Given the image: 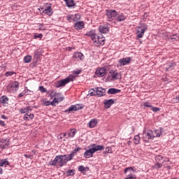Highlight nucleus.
<instances>
[{
  "mask_svg": "<svg viewBox=\"0 0 179 179\" xmlns=\"http://www.w3.org/2000/svg\"><path fill=\"white\" fill-rule=\"evenodd\" d=\"M69 162V159H68V157L65 155H57L55 157V159L53 161H51L50 162V166H57V164H59L60 167H62V166H65L66 163Z\"/></svg>",
  "mask_w": 179,
  "mask_h": 179,
  "instance_id": "obj_1",
  "label": "nucleus"
},
{
  "mask_svg": "<svg viewBox=\"0 0 179 179\" xmlns=\"http://www.w3.org/2000/svg\"><path fill=\"white\" fill-rule=\"evenodd\" d=\"M162 136V131L155 130L154 131L150 129H144L143 133V139H155Z\"/></svg>",
  "mask_w": 179,
  "mask_h": 179,
  "instance_id": "obj_2",
  "label": "nucleus"
},
{
  "mask_svg": "<svg viewBox=\"0 0 179 179\" xmlns=\"http://www.w3.org/2000/svg\"><path fill=\"white\" fill-rule=\"evenodd\" d=\"M73 79H75L73 76H69L65 79H63L57 82L56 84V87H63L64 86H66V85H68L69 82H73Z\"/></svg>",
  "mask_w": 179,
  "mask_h": 179,
  "instance_id": "obj_3",
  "label": "nucleus"
},
{
  "mask_svg": "<svg viewBox=\"0 0 179 179\" xmlns=\"http://www.w3.org/2000/svg\"><path fill=\"white\" fill-rule=\"evenodd\" d=\"M146 30H148V25L145 23L141 24V26H139L137 29V37L138 38H142Z\"/></svg>",
  "mask_w": 179,
  "mask_h": 179,
  "instance_id": "obj_4",
  "label": "nucleus"
},
{
  "mask_svg": "<svg viewBox=\"0 0 179 179\" xmlns=\"http://www.w3.org/2000/svg\"><path fill=\"white\" fill-rule=\"evenodd\" d=\"M132 62V57H123L118 61L119 66H125Z\"/></svg>",
  "mask_w": 179,
  "mask_h": 179,
  "instance_id": "obj_5",
  "label": "nucleus"
},
{
  "mask_svg": "<svg viewBox=\"0 0 179 179\" xmlns=\"http://www.w3.org/2000/svg\"><path fill=\"white\" fill-rule=\"evenodd\" d=\"M83 107L79 105H71L68 109H66L64 113H67V114H71V113H73V111H79V110H82Z\"/></svg>",
  "mask_w": 179,
  "mask_h": 179,
  "instance_id": "obj_6",
  "label": "nucleus"
},
{
  "mask_svg": "<svg viewBox=\"0 0 179 179\" xmlns=\"http://www.w3.org/2000/svg\"><path fill=\"white\" fill-rule=\"evenodd\" d=\"M91 90L96 92V96L101 97L106 96V89L102 87L92 88Z\"/></svg>",
  "mask_w": 179,
  "mask_h": 179,
  "instance_id": "obj_7",
  "label": "nucleus"
},
{
  "mask_svg": "<svg viewBox=\"0 0 179 179\" xmlns=\"http://www.w3.org/2000/svg\"><path fill=\"white\" fill-rule=\"evenodd\" d=\"M106 73H107V70L104 67L98 68L95 71V75L98 78H103V76H106Z\"/></svg>",
  "mask_w": 179,
  "mask_h": 179,
  "instance_id": "obj_8",
  "label": "nucleus"
},
{
  "mask_svg": "<svg viewBox=\"0 0 179 179\" xmlns=\"http://www.w3.org/2000/svg\"><path fill=\"white\" fill-rule=\"evenodd\" d=\"M117 13L115 10H106V15L109 22H111V19H113V17H115V16H117Z\"/></svg>",
  "mask_w": 179,
  "mask_h": 179,
  "instance_id": "obj_9",
  "label": "nucleus"
},
{
  "mask_svg": "<svg viewBox=\"0 0 179 179\" xmlns=\"http://www.w3.org/2000/svg\"><path fill=\"white\" fill-rule=\"evenodd\" d=\"M105 43H106V38H104V36H102L99 37L97 41H94V44L96 47H100V45H104Z\"/></svg>",
  "mask_w": 179,
  "mask_h": 179,
  "instance_id": "obj_10",
  "label": "nucleus"
},
{
  "mask_svg": "<svg viewBox=\"0 0 179 179\" xmlns=\"http://www.w3.org/2000/svg\"><path fill=\"white\" fill-rule=\"evenodd\" d=\"M9 146L8 138H1L0 140V148L1 149H6Z\"/></svg>",
  "mask_w": 179,
  "mask_h": 179,
  "instance_id": "obj_11",
  "label": "nucleus"
},
{
  "mask_svg": "<svg viewBox=\"0 0 179 179\" xmlns=\"http://www.w3.org/2000/svg\"><path fill=\"white\" fill-rule=\"evenodd\" d=\"M90 148L92 149V152H94V153H96V152H99V150H103L104 149V146L97 144H92L90 145Z\"/></svg>",
  "mask_w": 179,
  "mask_h": 179,
  "instance_id": "obj_12",
  "label": "nucleus"
},
{
  "mask_svg": "<svg viewBox=\"0 0 179 179\" xmlns=\"http://www.w3.org/2000/svg\"><path fill=\"white\" fill-rule=\"evenodd\" d=\"M109 75H110V77L113 80H117V79H120L121 76H120V73H118L117 71L111 70L109 72Z\"/></svg>",
  "mask_w": 179,
  "mask_h": 179,
  "instance_id": "obj_13",
  "label": "nucleus"
},
{
  "mask_svg": "<svg viewBox=\"0 0 179 179\" xmlns=\"http://www.w3.org/2000/svg\"><path fill=\"white\" fill-rule=\"evenodd\" d=\"M93 155H94V151L90 148V149L87 150L86 152H84V157H85V159H90V157H93Z\"/></svg>",
  "mask_w": 179,
  "mask_h": 179,
  "instance_id": "obj_14",
  "label": "nucleus"
},
{
  "mask_svg": "<svg viewBox=\"0 0 179 179\" xmlns=\"http://www.w3.org/2000/svg\"><path fill=\"white\" fill-rule=\"evenodd\" d=\"M73 58L74 61H82V59H83L85 57L83 56V54H82L81 52H77L73 54Z\"/></svg>",
  "mask_w": 179,
  "mask_h": 179,
  "instance_id": "obj_15",
  "label": "nucleus"
},
{
  "mask_svg": "<svg viewBox=\"0 0 179 179\" xmlns=\"http://www.w3.org/2000/svg\"><path fill=\"white\" fill-rule=\"evenodd\" d=\"M74 29L76 30H82L83 29H85V23L82 21H78L74 24Z\"/></svg>",
  "mask_w": 179,
  "mask_h": 179,
  "instance_id": "obj_16",
  "label": "nucleus"
},
{
  "mask_svg": "<svg viewBox=\"0 0 179 179\" xmlns=\"http://www.w3.org/2000/svg\"><path fill=\"white\" fill-rule=\"evenodd\" d=\"M99 31L102 34H107L108 31H110V28L107 26H99Z\"/></svg>",
  "mask_w": 179,
  "mask_h": 179,
  "instance_id": "obj_17",
  "label": "nucleus"
},
{
  "mask_svg": "<svg viewBox=\"0 0 179 179\" xmlns=\"http://www.w3.org/2000/svg\"><path fill=\"white\" fill-rule=\"evenodd\" d=\"M76 132V129H71L70 131L66 133L68 136L66 137V139H69V138H75Z\"/></svg>",
  "mask_w": 179,
  "mask_h": 179,
  "instance_id": "obj_18",
  "label": "nucleus"
},
{
  "mask_svg": "<svg viewBox=\"0 0 179 179\" xmlns=\"http://www.w3.org/2000/svg\"><path fill=\"white\" fill-rule=\"evenodd\" d=\"M79 150H80V148L79 147L77 149H75L70 155L67 156L68 160H72V159H73L74 156L76 155V153H78V152H79Z\"/></svg>",
  "mask_w": 179,
  "mask_h": 179,
  "instance_id": "obj_19",
  "label": "nucleus"
},
{
  "mask_svg": "<svg viewBox=\"0 0 179 179\" xmlns=\"http://www.w3.org/2000/svg\"><path fill=\"white\" fill-rule=\"evenodd\" d=\"M106 108H110L113 104H114V99L105 100L103 103Z\"/></svg>",
  "mask_w": 179,
  "mask_h": 179,
  "instance_id": "obj_20",
  "label": "nucleus"
},
{
  "mask_svg": "<svg viewBox=\"0 0 179 179\" xmlns=\"http://www.w3.org/2000/svg\"><path fill=\"white\" fill-rule=\"evenodd\" d=\"M64 1L68 8H73L76 5L75 0H64Z\"/></svg>",
  "mask_w": 179,
  "mask_h": 179,
  "instance_id": "obj_21",
  "label": "nucleus"
},
{
  "mask_svg": "<svg viewBox=\"0 0 179 179\" xmlns=\"http://www.w3.org/2000/svg\"><path fill=\"white\" fill-rule=\"evenodd\" d=\"M8 101H9V99L6 96H2L0 97V103L3 106H6V104H8Z\"/></svg>",
  "mask_w": 179,
  "mask_h": 179,
  "instance_id": "obj_22",
  "label": "nucleus"
},
{
  "mask_svg": "<svg viewBox=\"0 0 179 179\" xmlns=\"http://www.w3.org/2000/svg\"><path fill=\"white\" fill-rule=\"evenodd\" d=\"M117 93H121V90L110 88L108 90V94H117Z\"/></svg>",
  "mask_w": 179,
  "mask_h": 179,
  "instance_id": "obj_23",
  "label": "nucleus"
},
{
  "mask_svg": "<svg viewBox=\"0 0 179 179\" xmlns=\"http://www.w3.org/2000/svg\"><path fill=\"white\" fill-rule=\"evenodd\" d=\"M34 118V115L31 113H26L24 115V120L25 121H30V120H33Z\"/></svg>",
  "mask_w": 179,
  "mask_h": 179,
  "instance_id": "obj_24",
  "label": "nucleus"
},
{
  "mask_svg": "<svg viewBox=\"0 0 179 179\" xmlns=\"http://www.w3.org/2000/svg\"><path fill=\"white\" fill-rule=\"evenodd\" d=\"M8 167L9 166V162L7 159H0V167Z\"/></svg>",
  "mask_w": 179,
  "mask_h": 179,
  "instance_id": "obj_25",
  "label": "nucleus"
},
{
  "mask_svg": "<svg viewBox=\"0 0 179 179\" xmlns=\"http://www.w3.org/2000/svg\"><path fill=\"white\" fill-rule=\"evenodd\" d=\"M127 20V16L124 14L117 15L116 17L117 22H124Z\"/></svg>",
  "mask_w": 179,
  "mask_h": 179,
  "instance_id": "obj_26",
  "label": "nucleus"
},
{
  "mask_svg": "<svg viewBox=\"0 0 179 179\" xmlns=\"http://www.w3.org/2000/svg\"><path fill=\"white\" fill-rule=\"evenodd\" d=\"M30 111H31V109H30V108L29 106H27V108H22L20 109V113L21 114H27V113H30Z\"/></svg>",
  "mask_w": 179,
  "mask_h": 179,
  "instance_id": "obj_27",
  "label": "nucleus"
},
{
  "mask_svg": "<svg viewBox=\"0 0 179 179\" xmlns=\"http://www.w3.org/2000/svg\"><path fill=\"white\" fill-rule=\"evenodd\" d=\"M97 125V120L96 119H92L88 124V127L90 128H94Z\"/></svg>",
  "mask_w": 179,
  "mask_h": 179,
  "instance_id": "obj_28",
  "label": "nucleus"
},
{
  "mask_svg": "<svg viewBox=\"0 0 179 179\" xmlns=\"http://www.w3.org/2000/svg\"><path fill=\"white\" fill-rule=\"evenodd\" d=\"M45 12L48 16H51L53 13L52 8H51V4L47 7L46 9H45Z\"/></svg>",
  "mask_w": 179,
  "mask_h": 179,
  "instance_id": "obj_29",
  "label": "nucleus"
},
{
  "mask_svg": "<svg viewBox=\"0 0 179 179\" xmlns=\"http://www.w3.org/2000/svg\"><path fill=\"white\" fill-rule=\"evenodd\" d=\"M124 174H133V173H135V170H134V168L132 167H127L124 171Z\"/></svg>",
  "mask_w": 179,
  "mask_h": 179,
  "instance_id": "obj_30",
  "label": "nucleus"
},
{
  "mask_svg": "<svg viewBox=\"0 0 179 179\" xmlns=\"http://www.w3.org/2000/svg\"><path fill=\"white\" fill-rule=\"evenodd\" d=\"M31 56L30 55H27L24 57V64H29L30 62H31Z\"/></svg>",
  "mask_w": 179,
  "mask_h": 179,
  "instance_id": "obj_31",
  "label": "nucleus"
},
{
  "mask_svg": "<svg viewBox=\"0 0 179 179\" xmlns=\"http://www.w3.org/2000/svg\"><path fill=\"white\" fill-rule=\"evenodd\" d=\"M11 89H15V90H17V89H19V82L14 81L11 84Z\"/></svg>",
  "mask_w": 179,
  "mask_h": 179,
  "instance_id": "obj_32",
  "label": "nucleus"
},
{
  "mask_svg": "<svg viewBox=\"0 0 179 179\" xmlns=\"http://www.w3.org/2000/svg\"><path fill=\"white\" fill-rule=\"evenodd\" d=\"M133 141L135 145H139V143L141 142V137L139 135H136L134 136Z\"/></svg>",
  "mask_w": 179,
  "mask_h": 179,
  "instance_id": "obj_33",
  "label": "nucleus"
},
{
  "mask_svg": "<svg viewBox=\"0 0 179 179\" xmlns=\"http://www.w3.org/2000/svg\"><path fill=\"white\" fill-rule=\"evenodd\" d=\"M163 167V164L159 162H157L155 165L152 166V169L155 170H159V169H162Z\"/></svg>",
  "mask_w": 179,
  "mask_h": 179,
  "instance_id": "obj_34",
  "label": "nucleus"
},
{
  "mask_svg": "<svg viewBox=\"0 0 179 179\" xmlns=\"http://www.w3.org/2000/svg\"><path fill=\"white\" fill-rule=\"evenodd\" d=\"M73 22H78V20H80V15L79 14H75L73 15Z\"/></svg>",
  "mask_w": 179,
  "mask_h": 179,
  "instance_id": "obj_35",
  "label": "nucleus"
},
{
  "mask_svg": "<svg viewBox=\"0 0 179 179\" xmlns=\"http://www.w3.org/2000/svg\"><path fill=\"white\" fill-rule=\"evenodd\" d=\"M163 159H164V157H163L162 155H157L155 157V160H156L157 163H159V162H162L163 160Z\"/></svg>",
  "mask_w": 179,
  "mask_h": 179,
  "instance_id": "obj_36",
  "label": "nucleus"
},
{
  "mask_svg": "<svg viewBox=\"0 0 179 179\" xmlns=\"http://www.w3.org/2000/svg\"><path fill=\"white\" fill-rule=\"evenodd\" d=\"M12 75H16V73L15 71H7L5 73L6 78H9V76H12Z\"/></svg>",
  "mask_w": 179,
  "mask_h": 179,
  "instance_id": "obj_37",
  "label": "nucleus"
},
{
  "mask_svg": "<svg viewBox=\"0 0 179 179\" xmlns=\"http://www.w3.org/2000/svg\"><path fill=\"white\" fill-rule=\"evenodd\" d=\"M94 33H96V31H90L87 32L85 36H88V37H91V38H93V36H94Z\"/></svg>",
  "mask_w": 179,
  "mask_h": 179,
  "instance_id": "obj_38",
  "label": "nucleus"
},
{
  "mask_svg": "<svg viewBox=\"0 0 179 179\" xmlns=\"http://www.w3.org/2000/svg\"><path fill=\"white\" fill-rule=\"evenodd\" d=\"M66 174L67 176H75V169L67 171Z\"/></svg>",
  "mask_w": 179,
  "mask_h": 179,
  "instance_id": "obj_39",
  "label": "nucleus"
},
{
  "mask_svg": "<svg viewBox=\"0 0 179 179\" xmlns=\"http://www.w3.org/2000/svg\"><path fill=\"white\" fill-rule=\"evenodd\" d=\"M100 37V36L97 35V34H96V32L94 34V36H92V41H96L99 39V38Z\"/></svg>",
  "mask_w": 179,
  "mask_h": 179,
  "instance_id": "obj_40",
  "label": "nucleus"
},
{
  "mask_svg": "<svg viewBox=\"0 0 179 179\" xmlns=\"http://www.w3.org/2000/svg\"><path fill=\"white\" fill-rule=\"evenodd\" d=\"M66 20H68V22H70L73 21V15H67Z\"/></svg>",
  "mask_w": 179,
  "mask_h": 179,
  "instance_id": "obj_41",
  "label": "nucleus"
},
{
  "mask_svg": "<svg viewBox=\"0 0 179 179\" xmlns=\"http://www.w3.org/2000/svg\"><path fill=\"white\" fill-rule=\"evenodd\" d=\"M39 90L41 93H47V90L44 87V86H40Z\"/></svg>",
  "mask_w": 179,
  "mask_h": 179,
  "instance_id": "obj_42",
  "label": "nucleus"
},
{
  "mask_svg": "<svg viewBox=\"0 0 179 179\" xmlns=\"http://www.w3.org/2000/svg\"><path fill=\"white\" fill-rule=\"evenodd\" d=\"M172 40H179V34H173L171 36V38Z\"/></svg>",
  "mask_w": 179,
  "mask_h": 179,
  "instance_id": "obj_43",
  "label": "nucleus"
},
{
  "mask_svg": "<svg viewBox=\"0 0 179 179\" xmlns=\"http://www.w3.org/2000/svg\"><path fill=\"white\" fill-rule=\"evenodd\" d=\"M78 171H80L81 173H83V171H86V168L83 166H80L78 167Z\"/></svg>",
  "mask_w": 179,
  "mask_h": 179,
  "instance_id": "obj_44",
  "label": "nucleus"
},
{
  "mask_svg": "<svg viewBox=\"0 0 179 179\" xmlns=\"http://www.w3.org/2000/svg\"><path fill=\"white\" fill-rule=\"evenodd\" d=\"M34 38H43V34H36L34 36Z\"/></svg>",
  "mask_w": 179,
  "mask_h": 179,
  "instance_id": "obj_45",
  "label": "nucleus"
},
{
  "mask_svg": "<svg viewBox=\"0 0 179 179\" xmlns=\"http://www.w3.org/2000/svg\"><path fill=\"white\" fill-rule=\"evenodd\" d=\"M106 153H113V150L111 149L110 147H107L106 148L105 155Z\"/></svg>",
  "mask_w": 179,
  "mask_h": 179,
  "instance_id": "obj_46",
  "label": "nucleus"
},
{
  "mask_svg": "<svg viewBox=\"0 0 179 179\" xmlns=\"http://www.w3.org/2000/svg\"><path fill=\"white\" fill-rule=\"evenodd\" d=\"M67 134L66 133H62L61 134H59L57 138L58 139H62V138H65V136H66Z\"/></svg>",
  "mask_w": 179,
  "mask_h": 179,
  "instance_id": "obj_47",
  "label": "nucleus"
},
{
  "mask_svg": "<svg viewBox=\"0 0 179 179\" xmlns=\"http://www.w3.org/2000/svg\"><path fill=\"white\" fill-rule=\"evenodd\" d=\"M152 111H153L154 113H157V111H160V108H157V107H152L151 108Z\"/></svg>",
  "mask_w": 179,
  "mask_h": 179,
  "instance_id": "obj_48",
  "label": "nucleus"
},
{
  "mask_svg": "<svg viewBox=\"0 0 179 179\" xmlns=\"http://www.w3.org/2000/svg\"><path fill=\"white\" fill-rule=\"evenodd\" d=\"M63 100H64V98L62 97L60 99H57V98H54L52 101H53L54 103H58L59 101H62Z\"/></svg>",
  "mask_w": 179,
  "mask_h": 179,
  "instance_id": "obj_49",
  "label": "nucleus"
},
{
  "mask_svg": "<svg viewBox=\"0 0 179 179\" xmlns=\"http://www.w3.org/2000/svg\"><path fill=\"white\" fill-rule=\"evenodd\" d=\"M153 106H152L150 103H149V102H146L144 103V107H148L149 108H152Z\"/></svg>",
  "mask_w": 179,
  "mask_h": 179,
  "instance_id": "obj_50",
  "label": "nucleus"
},
{
  "mask_svg": "<svg viewBox=\"0 0 179 179\" xmlns=\"http://www.w3.org/2000/svg\"><path fill=\"white\" fill-rule=\"evenodd\" d=\"M24 157H26L27 159H30L31 160V159H33V155L24 154Z\"/></svg>",
  "mask_w": 179,
  "mask_h": 179,
  "instance_id": "obj_51",
  "label": "nucleus"
},
{
  "mask_svg": "<svg viewBox=\"0 0 179 179\" xmlns=\"http://www.w3.org/2000/svg\"><path fill=\"white\" fill-rule=\"evenodd\" d=\"M162 160H163L162 164L164 163V162H170V159L167 157H164Z\"/></svg>",
  "mask_w": 179,
  "mask_h": 179,
  "instance_id": "obj_52",
  "label": "nucleus"
},
{
  "mask_svg": "<svg viewBox=\"0 0 179 179\" xmlns=\"http://www.w3.org/2000/svg\"><path fill=\"white\" fill-rule=\"evenodd\" d=\"M90 96H96V94L94 92H92V90H90Z\"/></svg>",
  "mask_w": 179,
  "mask_h": 179,
  "instance_id": "obj_53",
  "label": "nucleus"
},
{
  "mask_svg": "<svg viewBox=\"0 0 179 179\" xmlns=\"http://www.w3.org/2000/svg\"><path fill=\"white\" fill-rule=\"evenodd\" d=\"M44 106H50V101H45L44 102Z\"/></svg>",
  "mask_w": 179,
  "mask_h": 179,
  "instance_id": "obj_54",
  "label": "nucleus"
},
{
  "mask_svg": "<svg viewBox=\"0 0 179 179\" xmlns=\"http://www.w3.org/2000/svg\"><path fill=\"white\" fill-rule=\"evenodd\" d=\"M0 125L1 126V127H5V122H3V121H2V120H0Z\"/></svg>",
  "mask_w": 179,
  "mask_h": 179,
  "instance_id": "obj_55",
  "label": "nucleus"
},
{
  "mask_svg": "<svg viewBox=\"0 0 179 179\" xmlns=\"http://www.w3.org/2000/svg\"><path fill=\"white\" fill-rule=\"evenodd\" d=\"M23 96H24V93L22 92V93L19 94L18 97L20 99V97H23Z\"/></svg>",
  "mask_w": 179,
  "mask_h": 179,
  "instance_id": "obj_56",
  "label": "nucleus"
},
{
  "mask_svg": "<svg viewBox=\"0 0 179 179\" xmlns=\"http://www.w3.org/2000/svg\"><path fill=\"white\" fill-rule=\"evenodd\" d=\"M1 118H2L3 120H8V117L6 116H5V115H2L1 116Z\"/></svg>",
  "mask_w": 179,
  "mask_h": 179,
  "instance_id": "obj_57",
  "label": "nucleus"
},
{
  "mask_svg": "<svg viewBox=\"0 0 179 179\" xmlns=\"http://www.w3.org/2000/svg\"><path fill=\"white\" fill-rule=\"evenodd\" d=\"M50 106H55V103L54 102V101H50Z\"/></svg>",
  "mask_w": 179,
  "mask_h": 179,
  "instance_id": "obj_58",
  "label": "nucleus"
},
{
  "mask_svg": "<svg viewBox=\"0 0 179 179\" xmlns=\"http://www.w3.org/2000/svg\"><path fill=\"white\" fill-rule=\"evenodd\" d=\"M34 58H38V55L36 52Z\"/></svg>",
  "mask_w": 179,
  "mask_h": 179,
  "instance_id": "obj_59",
  "label": "nucleus"
},
{
  "mask_svg": "<svg viewBox=\"0 0 179 179\" xmlns=\"http://www.w3.org/2000/svg\"><path fill=\"white\" fill-rule=\"evenodd\" d=\"M53 96H61V93H57V92H55Z\"/></svg>",
  "mask_w": 179,
  "mask_h": 179,
  "instance_id": "obj_60",
  "label": "nucleus"
},
{
  "mask_svg": "<svg viewBox=\"0 0 179 179\" xmlns=\"http://www.w3.org/2000/svg\"><path fill=\"white\" fill-rule=\"evenodd\" d=\"M53 93H54V91H52L51 93L49 94V96H50L51 99H52Z\"/></svg>",
  "mask_w": 179,
  "mask_h": 179,
  "instance_id": "obj_61",
  "label": "nucleus"
},
{
  "mask_svg": "<svg viewBox=\"0 0 179 179\" xmlns=\"http://www.w3.org/2000/svg\"><path fill=\"white\" fill-rule=\"evenodd\" d=\"M166 167V169H167V170H170L171 169V166H164Z\"/></svg>",
  "mask_w": 179,
  "mask_h": 179,
  "instance_id": "obj_62",
  "label": "nucleus"
},
{
  "mask_svg": "<svg viewBox=\"0 0 179 179\" xmlns=\"http://www.w3.org/2000/svg\"><path fill=\"white\" fill-rule=\"evenodd\" d=\"M175 100H176V101H179V95L175 98Z\"/></svg>",
  "mask_w": 179,
  "mask_h": 179,
  "instance_id": "obj_63",
  "label": "nucleus"
},
{
  "mask_svg": "<svg viewBox=\"0 0 179 179\" xmlns=\"http://www.w3.org/2000/svg\"><path fill=\"white\" fill-rule=\"evenodd\" d=\"M3 173V170L2 169V168H0V174H2Z\"/></svg>",
  "mask_w": 179,
  "mask_h": 179,
  "instance_id": "obj_64",
  "label": "nucleus"
}]
</instances>
